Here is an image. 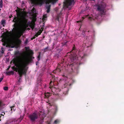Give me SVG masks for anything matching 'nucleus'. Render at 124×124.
Here are the masks:
<instances>
[{"label": "nucleus", "instance_id": "nucleus-1", "mask_svg": "<svg viewBox=\"0 0 124 124\" xmlns=\"http://www.w3.org/2000/svg\"><path fill=\"white\" fill-rule=\"evenodd\" d=\"M31 61V59H27L24 62L22 59L19 58V57H17V58H14L13 60V63L16 67L13 66L11 68L16 72H19L26 68V66L30 63Z\"/></svg>", "mask_w": 124, "mask_h": 124}, {"label": "nucleus", "instance_id": "nucleus-2", "mask_svg": "<svg viewBox=\"0 0 124 124\" xmlns=\"http://www.w3.org/2000/svg\"><path fill=\"white\" fill-rule=\"evenodd\" d=\"M106 3L102 2L101 4L96 5V10L99 11L98 15L102 17L106 14V11L105 8L106 7Z\"/></svg>", "mask_w": 124, "mask_h": 124}, {"label": "nucleus", "instance_id": "nucleus-3", "mask_svg": "<svg viewBox=\"0 0 124 124\" xmlns=\"http://www.w3.org/2000/svg\"><path fill=\"white\" fill-rule=\"evenodd\" d=\"M21 17L22 19V20L20 19L15 16L12 21L13 22H15L16 23L18 22V20L19 19L20 20L21 22L23 23V24H27L28 22V20L25 18V16H22Z\"/></svg>", "mask_w": 124, "mask_h": 124}, {"label": "nucleus", "instance_id": "nucleus-4", "mask_svg": "<svg viewBox=\"0 0 124 124\" xmlns=\"http://www.w3.org/2000/svg\"><path fill=\"white\" fill-rule=\"evenodd\" d=\"M78 59V58L77 56H74L72 58L70 59V61L72 62V63L70 64V67L73 66L74 65V63L76 64L77 65H80L82 64L80 62L78 63L77 60Z\"/></svg>", "mask_w": 124, "mask_h": 124}, {"label": "nucleus", "instance_id": "nucleus-5", "mask_svg": "<svg viewBox=\"0 0 124 124\" xmlns=\"http://www.w3.org/2000/svg\"><path fill=\"white\" fill-rule=\"evenodd\" d=\"M27 70V69L26 68L23 70H21V71L19 72H18V74L19 75V79L18 80V81L19 82H20V80H21V79L23 75H26Z\"/></svg>", "mask_w": 124, "mask_h": 124}, {"label": "nucleus", "instance_id": "nucleus-6", "mask_svg": "<svg viewBox=\"0 0 124 124\" xmlns=\"http://www.w3.org/2000/svg\"><path fill=\"white\" fill-rule=\"evenodd\" d=\"M38 116L37 114L35 113L30 115L29 117L31 120L32 122H34L38 118Z\"/></svg>", "mask_w": 124, "mask_h": 124}, {"label": "nucleus", "instance_id": "nucleus-7", "mask_svg": "<svg viewBox=\"0 0 124 124\" xmlns=\"http://www.w3.org/2000/svg\"><path fill=\"white\" fill-rule=\"evenodd\" d=\"M74 0H65V2H64V6L68 7V6L71 5L73 3L74 4Z\"/></svg>", "mask_w": 124, "mask_h": 124}, {"label": "nucleus", "instance_id": "nucleus-8", "mask_svg": "<svg viewBox=\"0 0 124 124\" xmlns=\"http://www.w3.org/2000/svg\"><path fill=\"white\" fill-rule=\"evenodd\" d=\"M23 28L22 29L18 32V34L20 35V37L24 31L26 30V29L28 27V25L27 24H24Z\"/></svg>", "mask_w": 124, "mask_h": 124}, {"label": "nucleus", "instance_id": "nucleus-9", "mask_svg": "<svg viewBox=\"0 0 124 124\" xmlns=\"http://www.w3.org/2000/svg\"><path fill=\"white\" fill-rule=\"evenodd\" d=\"M33 54V51H32V50H31L30 51V55H31L30 56L28 57H26L25 58V61H24H24V62H25V61L27 59H31V62H30H30H31L32 61V58L33 59H34V57H32V56H31V55H32Z\"/></svg>", "mask_w": 124, "mask_h": 124}, {"label": "nucleus", "instance_id": "nucleus-10", "mask_svg": "<svg viewBox=\"0 0 124 124\" xmlns=\"http://www.w3.org/2000/svg\"><path fill=\"white\" fill-rule=\"evenodd\" d=\"M15 46V42L14 40H11L10 41L9 46L11 48H14Z\"/></svg>", "mask_w": 124, "mask_h": 124}, {"label": "nucleus", "instance_id": "nucleus-11", "mask_svg": "<svg viewBox=\"0 0 124 124\" xmlns=\"http://www.w3.org/2000/svg\"><path fill=\"white\" fill-rule=\"evenodd\" d=\"M52 79H51V81L49 84V88H52L53 87V85H52V83L53 82V81L54 80H55V76L52 75Z\"/></svg>", "mask_w": 124, "mask_h": 124}, {"label": "nucleus", "instance_id": "nucleus-12", "mask_svg": "<svg viewBox=\"0 0 124 124\" xmlns=\"http://www.w3.org/2000/svg\"><path fill=\"white\" fill-rule=\"evenodd\" d=\"M42 32V31L41 30H40L39 31L36 33V34L35 35V36L37 37L38 36L40 35Z\"/></svg>", "mask_w": 124, "mask_h": 124}, {"label": "nucleus", "instance_id": "nucleus-13", "mask_svg": "<svg viewBox=\"0 0 124 124\" xmlns=\"http://www.w3.org/2000/svg\"><path fill=\"white\" fill-rule=\"evenodd\" d=\"M51 6V5H48L47 6L46 8L47 9V13H49L50 11Z\"/></svg>", "mask_w": 124, "mask_h": 124}, {"label": "nucleus", "instance_id": "nucleus-14", "mask_svg": "<svg viewBox=\"0 0 124 124\" xmlns=\"http://www.w3.org/2000/svg\"><path fill=\"white\" fill-rule=\"evenodd\" d=\"M6 74L8 75H10L11 74H13L14 73L13 71H10L6 72Z\"/></svg>", "mask_w": 124, "mask_h": 124}, {"label": "nucleus", "instance_id": "nucleus-15", "mask_svg": "<svg viewBox=\"0 0 124 124\" xmlns=\"http://www.w3.org/2000/svg\"><path fill=\"white\" fill-rule=\"evenodd\" d=\"M35 25V23H31L30 27L32 30H33L34 28Z\"/></svg>", "mask_w": 124, "mask_h": 124}, {"label": "nucleus", "instance_id": "nucleus-16", "mask_svg": "<svg viewBox=\"0 0 124 124\" xmlns=\"http://www.w3.org/2000/svg\"><path fill=\"white\" fill-rule=\"evenodd\" d=\"M50 49H49L48 47H47L44 48V52L49 51H50Z\"/></svg>", "mask_w": 124, "mask_h": 124}, {"label": "nucleus", "instance_id": "nucleus-17", "mask_svg": "<svg viewBox=\"0 0 124 124\" xmlns=\"http://www.w3.org/2000/svg\"><path fill=\"white\" fill-rule=\"evenodd\" d=\"M5 104L3 103L0 100V108H2L5 105Z\"/></svg>", "mask_w": 124, "mask_h": 124}, {"label": "nucleus", "instance_id": "nucleus-18", "mask_svg": "<svg viewBox=\"0 0 124 124\" xmlns=\"http://www.w3.org/2000/svg\"><path fill=\"white\" fill-rule=\"evenodd\" d=\"M45 94V98H48L50 96V93H46Z\"/></svg>", "mask_w": 124, "mask_h": 124}, {"label": "nucleus", "instance_id": "nucleus-19", "mask_svg": "<svg viewBox=\"0 0 124 124\" xmlns=\"http://www.w3.org/2000/svg\"><path fill=\"white\" fill-rule=\"evenodd\" d=\"M5 20H2L1 21V24L3 25V26H4V24H5Z\"/></svg>", "mask_w": 124, "mask_h": 124}, {"label": "nucleus", "instance_id": "nucleus-20", "mask_svg": "<svg viewBox=\"0 0 124 124\" xmlns=\"http://www.w3.org/2000/svg\"><path fill=\"white\" fill-rule=\"evenodd\" d=\"M16 11L17 12V16H20V11L16 9Z\"/></svg>", "mask_w": 124, "mask_h": 124}, {"label": "nucleus", "instance_id": "nucleus-21", "mask_svg": "<svg viewBox=\"0 0 124 124\" xmlns=\"http://www.w3.org/2000/svg\"><path fill=\"white\" fill-rule=\"evenodd\" d=\"M3 1L2 0H1L0 1V8H1L3 7Z\"/></svg>", "mask_w": 124, "mask_h": 124}, {"label": "nucleus", "instance_id": "nucleus-22", "mask_svg": "<svg viewBox=\"0 0 124 124\" xmlns=\"http://www.w3.org/2000/svg\"><path fill=\"white\" fill-rule=\"evenodd\" d=\"M40 54H41V53L39 52V54L37 56L38 60V61H39V60H40Z\"/></svg>", "mask_w": 124, "mask_h": 124}, {"label": "nucleus", "instance_id": "nucleus-23", "mask_svg": "<svg viewBox=\"0 0 124 124\" xmlns=\"http://www.w3.org/2000/svg\"><path fill=\"white\" fill-rule=\"evenodd\" d=\"M42 80L38 78L37 81V83H41V82Z\"/></svg>", "mask_w": 124, "mask_h": 124}, {"label": "nucleus", "instance_id": "nucleus-24", "mask_svg": "<svg viewBox=\"0 0 124 124\" xmlns=\"http://www.w3.org/2000/svg\"><path fill=\"white\" fill-rule=\"evenodd\" d=\"M87 55L86 54H84L83 56L82 57H81V58L82 59L84 58L85 57H86Z\"/></svg>", "mask_w": 124, "mask_h": 124}, {"label": "nucleus", "instance_id": "nucleus-25", "mask_svg": "<svg viewBox=\"0 0 124 124\" xmlns=\"http://www.w3.org/2000/svg\"><path fill=\"white\" fill-rule=\"evenodd\" d=\"M15 55H17L20 54V53L19 51H17L15 52Z\"/></svg>", "mask_w": 124, "mask_h": 124}, {"label": "nucleus", "instance_id": "nucleus-26", "mask_svg": "<svg viewBox=\"0 0 124 124\" xmlns=\"http://www.w3.org/2000/svg\"><path fill=\"white\" fill-rule=\"evenodd\" d=\"M55 113H56L58 111V108L57 106H55Z\"/></svg>", "mask_w": 124, "mask_h": 124}, {"label": "nucleus", "instance_id": "nucleus-27", "mask_svg": "<svg viewBox=\"0 0 124 124\" xmlns=\"http://www.w3.org/2000/svg\"><path fill=\"white\" fill-rule=\"evenodd\" d=\"M4 89L5 90H8V87L7 86H5L4 87Z\"/></svg>", "mask_w": 124, "mask_h": 124}, {"label": "nucleus", "instance_id": "nucleus-28", "mask_svg": "<svg viewBox=\"0 0 124 124\" xmlns=\"http://www.w3.org/2000/svg\"><path fill=\"white\" fill-rule=\"evenodd\" d=\"M56 70L57 71L59 72H60L61 71V70L59 68H57V69H56Z\"/></svg>", "mask_w": 124, "mask_h": 124}, {"label": "nucleus", "instance_id": "nucleus-29", "mask_svg": "<svg viewBox=\"0 0 124 124\" xmlns=\"http://www.w3.org/2000/svg\"><path fill=\"white\" fill-rule=\"evenodd\" d=\"M43 24H44L42 26V27H41V29L42 30H41L42 31L43 30V29H44V23H43Z\"/></svg>", "mask_w": 124, "mask_h": 124}, {"label": "nucleus", "instance_id": "nucleus-30", "mask_svg": "<svg viewBox=\"0 0 124 124\" xmlns=\"http://www.w3.org/2000/svg\"><path fill=\"white\" fill-rule=\"evenodd\" d=\"M32 23H31L30 22H28V23H27V24L28 25L30 26L31 25V24Z\"/></svg>", "mask_w": 124, "mask_h": 124}, {"label": "nucleus", "instance_id": "nucleus-31", "mask_svg": "<svg viewBox=\"0 0 124 124\" xmlns=\"http://www.w3.org/2000/svg\"><path fill=\"white\" fill-rule=\"evenodd\" d=\"M25 49L26 50H29V47H25Z\"/></svg>", "mask_w": 124, "mask_h": 124}, {"label": "nucleus", "instance_id": "nucleus-32", "mask_svg": "<svg viewBox=\"0 0 124 124\" xmlns=\"http://www.w3.org/2000/svg\"><path fill=\"white\" fill-rule=\"evenodd\" d=\"M28 39H26L24 42V43L25 44H26L28 43Z\"/></svg>", "mask_w": 124, "mask_h": 124}, {"label": "nucleus", "instance_id": "nucleus-33", "mask_svg": "<svg viewBox=\"0 0 124 124\" xmlns=\"http://www.w3.org/2000/svg\"><path fill=\"white\" fill-rule=\"evenodd\" d=\"M58 122H59V121L58 120H56L54 121V123H55V124H56L57 123H58Z\"/></svg>", "mask_w": 124, "mask_h": 124}, {"label": "nucleus", "instance_id": "nucleus-34", "mask_svg": "<svg viewBox=\"0 0 124 124\" xmlns=\"http://www.w3.org/2000/svg\"><path fill=\"white\" fill-rule=\"evenodd\" d=\"M88 18L89 19L90 21H92L93 20V19L90 17H89Z\"/></svg>", "mask_w": 124, "mask_h": 124}, {"label": "nucleus", "instance_id": "nucleus-35", "mask_svg": "<svg viewBox=\"0 0 124 124\" xmlns=\"http://www.w3.org/2000/svg\"><path fill=\"white\" fill-rule=\"evenodd\" d=\"M36 37L35 36L34 37H33L31 38V40H33V39H34Z\"/></svg>", "mask_w": 124, "mask_h": 124}, {"label": "nucleus", "instance_id": "nucleus-36", "mask_svg": "<svg viewBox=\"0 0 124 124\" xmlns=\"http://www.w3.org/2000/svg\"><path fill=\"white\" fill-rule=\"evenodd\" d=\"M3 79V78L1 77L0 78V83L2 81Z\"/></svg>", "mask_w": 124, "mask_h": 124}, {"label": "nucleus", "instance_id": "nucleus-37", "mask_svg": "<svg viewBox=\"0 0 124 124\" xmlns=\"http://www.w3.org/2000/svg\"><path fill=\"white\" fill-rule=\"evenodd\" d=\"M44 119V118L43 117L42 118L41 120V122H42L43 121V120Z\"/></svg>", "mask_w": 124, "mask_h": 124}, {"label": "nucleus", "instance_id": "nucleus-38", "mask_svg": "<svg viewBox=\"0 0 124 124\" xmlns=\"http://www.w3.org/2000/svg\"><path fill=\"white\" fill-rule=\"evenodd\" d=\"M14 108V106H12L11 107V110H12V108Z\"/></svg>", "mask_w": 124, "mask_h": 124}, {"label": "nucleus", "instance_id": "nucleus-39", "mask_svg": "<svg viewBox=\"0 0 124 124\" xmlns=\"http://www.w3.org/2000/svg\"><path fill=\"white\" fill-rule=\"evenodd\" d=\"M46 15H44L43 16V18H46Z\"/></svg>", "mask_w": 124, "mask_h": 124}, {"label": "nucleus", "instance_id": "nucleus-40", "mask_svg": "<svg viewBox=\"0 0 124 124\" xmlns=\"http://www.w3.org/2000/svg\"><path fill=\"white\" fill-rule=\"evenodd\" d=\"M35 9L34 8H33L32 9V11L33 12V11H34V10H35Z\"/></svg>", "mask_w": 124, "mask_h": 124}, {"label": "nucleus", "instance_id": "nucleus-41", "mask_svg": "<svg viewBox=\"0 0 124 124\" xmlns=\"http://www.w3.org/2000/svg\"><path fill=\"white\" fill-rule=\"evenodd\" d=\"M2 40H3V42H5V39H2Z\"/></svg>", "mask_w": 124, "mask_h": 124}, {"label": "nucleus", "instance_id": "nucleus-42", "mask_svg": "<svg viewBox=\"0 0 124 124\" xmlns=\"http://www.w3.org/2000/svg\"><path fill=\"white\" fill-rule=\"evenodd\" d=\"M12 17V15H11L10 16H9V18H11Z\"/></svg>", "mask_w": 124, "mask_h": 124}, {"label": "nucleus", "instance_id": "nucleus-43", "mask_svg": "<svg viewBox=\"0 0 124 124\" xmlns=\"http://www.w3.org/2000/svg\"><path fill=\"white\" fill-rule=\"evenodd\" d=\"M49 1H47L46 2V3H48L49 4Z\"/></svg>", "mask_w": 124, "mask_h": 124}, {"label": "nucleus", "instance_id": "nucleus-44", "mask_svg": "<svg viewBox=\"0 0 124 124\" xmlns=\"http://www.w3.org/2000/svg\"><path fill=\"white\" fill-rule=\"evenodd\" d=\"M75 49V47H73V50H74Z\"/></svg>", "mask_w": 124, "mask_h": 124}, {"label": "nucleus", "instance_id": "nucleus-45", "mask_svg": "<svg viewBox=\"0 0 124 124\" xmlns=\"http://www.w3.org/2000/svg\"><path fill=\"white\" fill-rule=\"evenodd\" d=\"M57 20L59 21V17H57Z\"/></svg>", "mask_w": 124, "mask_h": 124}, {"label": "nucleus", "instance_id": "nucleus-46", "mask_svg": "<svg viewBox=\"0 0 124 124\" xmlns=\"http://www.w3.org/2000/svg\"><path fill=\"white\" fill-rule=\"evenodd\" d=\"M48 104L50 105V106H52V105L50 103H48Z\"/></svg>", "mask_w": 124, "mask_h": 124}, {"label": "nucleus", "instance_id": "nucleus-47", "mask_svg": "<svg viewBox=\"0 0 124 124\" xmlns=\"http://www.w3.org/2000/svg\"><path fill=\"white\" fill-rule=\"evenodd\" d=\"M83 19L82 20V21L83 19H85V18L84 17H82Z\"/></svg>", "mask_w": 124, "mask_h": 124}, {"label": "nucleus", "instance_id": "nucleus-48", "mask_svg": "<svg viewBox=\"0 0 124 124\" xmlns=\"http://www.w3.org/2000/svg\"><path fill=\"white\" fill-rule=\"evenodd\" d=\"M4 53V51H3V50H2V51L1 52V53Z\"/></svg>", "mask_w": 124, "mask_h": 124}, {"label": "nucleus", "instance_id": "nucleus-49", "mask_svg": "<svg viewBox=\"0 0 124 124\" xmlns=\"http://www.w3.org/2000/svg\"><path fill=\"white\" fill-rule=\"evenodd\" d=\"M18 41L19 42H21V40H19L18 39Z\"/></svg>", "mask_w": 124, "mask_h": 124}, {"label": "nucleus", "instance_id": "nucleus-50", "mask_svg": "<svg viewBox=\"0 0 124 124\" xmlns=\"http://www.w3.org/2000/svg\"><path fill=\"white\" fill-rule=\"evenodd\" d=\"M9 68H10V67H9L8 68L7 70H9Z\"/></svg>", "mask_w": 124, "mask_h": 124}, {"label": "nucleus", "instance_id": "nucleus-51", "mask_svg": "<svg viewBox=\"0 0 124 124\" xmlns=\"http://www.w3.org/2000/svg\"><path fill=\"white\" fill-rule=\"evenodd\" d=\"M13 109L14 110V111H15V109H14V108H13Z\"/></svg>", "mask_w": 124, "mask_h": 124}, {"label": "nucleus", "instance_id": "nucleus-52", "mask_svg": "<svg viewBox=\"0 0 124 124\" xmlns=\"http://www.w3.org/2000/svg\"><path fill=\"white\" fill-rule=\"evenodd\" d=\"M28 29L30 30V29L29 28H28Z\"/></svg>", "mask_w": 124, "mask_h": 124}, {"label": "nucleus", "instance_id": "nucleus-53", "mask_svg": "<svg viewBox=\"0 0 124 124\" xmlns=\"http://www.w3.org/2000/svg\"><path fill=\"white\" fill-rule=\"evenodd\" d=\"M73 68H72V69H72V70H73V69H73Z\"/></svg>", "mask_w": 124, "mask_h": 124}, {"label": "nucleus", "instance_id": "nucleus-54", "mask_svg": "<svg viewBox=\"0 0 124 124\" xmlns=\"http://www.w3.org/2000/svg\"><path fill=\"white\" fill-rule=\"evenodd\" d=\"M79 22V21H78L77 22V23H78V22Z\"/></svg>", "mask_w": 124, "mask_h": 124}, {"label": "nucleus", "instance_id": "nucleus-55", "mask_svg": "<svg viewBox=\"0 0 124 124\" xmlns=\"http://www.w3.org/2000/svg\"><path fill=\"white\" fill-rule=\"evenodd\" d=\"M80 22H82V21H81V20H80Z\"/></svg>", "mask_w": 124, "mask_h": 124}, {"label": "nucleus", "instance_id": "nucleus-56", "mask_svg": "<svg viewBox=\"0 0 124 124\" xmlns=\"http://www.w3.org/2000/svg\"><path fill=\"white\" fill-rule=\"evenodd\" d=\"M66 42H65V44H66Z\"/></svg>", "mask_w": 124, "mask_h": 124}, {"label": "nucleus", "instance_id": "nucleus-57", "mask_svg": "<svg viewBox=\"0 0 124 124\" xmlns=\"http://www.w3.org/2000/svg\"><path fill=\"white\" fill-rule=\"evenodd\" d=\"M48 124H50V123H49Z\"/></svg>", "mask_w": 124, "mask_h": 124}, {"label": "nucleus", "instance_id": "nucleus-58", "mask_svg": "<svg viewBox=\"0 0 124 124\" xmlns=\"http://www.w3.org/2000/svg\"><path fill=\"white\" fill-rule=\"evenodd\" d=\"M1 10V9L0 8V11Z\"/></svg>", "mask_w": 124, "mask_h": 124}, {"label": "nucleus", "instance_id": "nucleus-59", "mask_svg": "<svg viewBox=\"0 0 124 124\" xmlns=\"http://www.w3.org/2000/svg\"><path fill=\"white\" fill-rule=\"evenodd\" d=\"M60 65V64L59 63L58 64V65Z\"/></svg>", "mask_w": 124, "mask_h": 124}]
</instances>
